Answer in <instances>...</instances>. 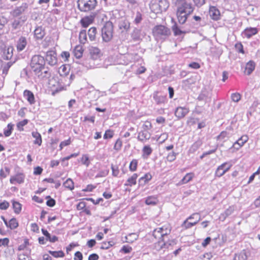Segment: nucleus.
Returning <instances> with one entry per match:
<instances>
[{
    "label": "nucleus",
    "mask_w": 260,
    "mask_h": 260,
    "mask_svg": "<svg viewBox=\"0 0 260 260\" xmlns=\"http://www.w3.org/2000/svg\"><path fill=\"white\" fill-rule=\"evenodd\" d=\"M30 66L35 74L41 79H47L51 77V73L47 68L45 69V60L44 57L40 55H34L31 60Z\"/></svg>",
    "instance_id": "nucleus-1"
},
{
    "label": "nucleus",
    "mask_w": 260,
    "mask_h": 260,
    "mask_svg": "<svg viewBox=\"0 0 260 260\" xmlns=\"http://www.w3.org/2000/svg\"><path fill=\"white\" fill-rule=\"evenodd\" d=\"M172 3L177 7L176 15L178 22L180 24H184L193 12V6L187 0H172Z\"/></svg>",
    "instance_id": "nucleus-2"
},
{
    "label": "nucleus",
    "mask_w": 260,
    "mask_h": 260,
    "mask_svg": "<svg viewBox=\"0 0 260 260\" xmlns=\"http://www.w3.org/2000/svg\"><path fill=\"white\" fill-rule=\"evenodd\" d=\"M161 233L162 237V240L158 241V242L155 244V247L157 250L162 249L164 248H168L170 246L172 245V243L174 241H165V238L170 234L171 232V229L168 228L166 226H163L161 228Z\"/></svg>",
    "instance_id": "nucleus-3"
},
{
    "label": "nucleus",
    "mask_w": 260,
    "mask_h": 260,
    "mask_svg": "<svg viewBox=\"0 0 260 260\" xmlns=\"http://www.w3.org/2000/svg\"><path fill=\"white\" fill-rule=\"evenodd\" d=\"M96 0H78V9L83 12H87L94 10L97 6Z\"/></svg>",
    "instance_id": "nucleus-4"
},
{
    "label": "nucleus",
    "mask_w": 260,
    "mask_h": 260,
    "mask_svg": "<svg viewBox=\"0 0 260 260\" xmlns=\"http://www.w3.org/2000/svg\"><path fill=\"white\" fill-rule=\"evenodd\" d=\"M113 29L112 23L110 21L106 22L102 29V36L103 41L108 42L111 40L113 37Z\"/></svg>",
    "instance_id": "nucleus-5"
},
{
    "label": "nucleus",
    "mask_w": 260,
    "mask_h": 260,
    "mask_svg": "<svg viewBox=\"0 0 260 260\" xmlns=\"http://www.w3.org/2000/svg\"><path fill=\"white\" fill-rule=\"evenodd\" d=\"M169 5L166 0H159L150 5V9L155 13H159L166 11L169 8Z\"/></svg>",
    "instance_id": "nucleus-6"
},
{
    "label": "nucleus",
    "mask_w": 260,
    "mask_h": 260,
    "mask_svg": "<svg viewBox=\"0 0 260 260\" xmlns=\"http://www.w3.org/2000/svg\"><path fill=\"white\" fill-rule=\"evenodd\" d=\"M233 164L231 161L225 162L218 166L215 171V176L220 177L227 172L232 167Z\"/></svg>",
    "instance_id": "nucleus-7"
},
{
    "label": "nucleus",
    "mask_w": 260,
    "mask_h": 260,
    "mask_svg": "<svg viewBox=\"0 0 260 260\" xmlns=\"http://www.w3.org/2000/svg\"><path fill=\"white\" fill-rule=\"evenodd\" d=\"M154 35L157 37H166L170 34V30L169 28L164 25H158L155 26L153 30Z\"/></svg>",
    "instance_id": "nucleus-8"
},
{
    "label": "nucleus",
    "mask_w": 260,
    "mask_h": 260,
    "mask_svg": "<svg viewBox=\"0 0 260 260\" xmlns=\"http://www.w3.org/2000/svg\"><path fill=\"white\" fill-rule=\"evenodd\" d=\"M26 3H23L19 6L16 7L11 12V14L14 17H17L24 13L28 9Z\"/></svg>",
    "instance_id": "nucleus-9"
},
{
    "label": "nucleus",
    "mask_w": 260,
    "mask_h": 260,
    "mask_svg": "<svg viewBox=\"0 0 260 260\" xmlns=\"http://www.w3.org/2000/svg\"><path fill=\"white\" fill-rule=\"evenodd\" d=\"M45 60V62L46 61L47 63L51 66L56 65L57 63L56 52L52 50L47 51Z\"/></svg>",
    "instance_id": "nucleus-10"
},
{
    "label": "nucleus",
    "mask_w": 260,
    "mask_h": 260,
    "mask_svg": "<svg viewBox=\"0 0 260 260\" xmlns=\"http://www.w3.org/2000/svg\"><path fill=\"white\" fill-rule=\"evenodd\" d=\"M151 136V134L149 131L142 129L138 133L137 139L139 141L145 143L150 139Z\"/></svg>",
    "instance_id": "nucleus-11"
},
{
    "label": "nucleus",
    "mask_w": 260,
    "mask_h": 260,
    "mask_svg": "<svg viewBox=\"0 0 260 260\" xmlns=\"http://www.w3.org/2000/svg\"><path fill=\"white\" fill-rule=\"evenodd\" d=\"M189 112V109L186 107H178L176 108L175 115L179 119L183 118Z\"/></svg>",
    "instance_id": "nucleus-12"
},
{
    "label": "nucleus",
    "mask_w": 260,
    "mask_h": 260,
    "mask_svg": "<svg viewBox=\"0 0 260 260\" xmlns=\"http://www.w3.org/2000/svg\"><path fill=\"white\" fill-rule=\"evenodd\" d=\"M25 175L23 173H18L10 178V182L11 184H15V182L19 184L24 182Z\"/></svg>",
    "instance_id": "nucleus-13"
},
{
    "label": "nucleus",
    "mask_w": 260,
    "mask_h": 260,
    "mask_svg": "<svg viewBox=\"0 0 260 260\" xmlns=\"http://www.w3.org/2000/svg\"><path fill=\"white\" fill-rule=\"evenodd\" d=\"M209 13L210 17L212 19L214 20H218L220 19V13L219 11L215 7H210Z\"/></svg>",
    "instance_id": "nucleus-14"
},
{
    "label": "nucleus",
    "mask_w": 260,
    "mask_h": 260,
    "mask_svg": "<svg viewBox=\"0 0 260 260\" xmlns=\"http://www.w3.org/2000/svg\"><path fill=\"white\" fill-rule=\"evenodd\" d=\"M27 45V40L25 37H20L17 41V49L18 51H21L24 49Z\"/></svg>",
    "instance_id": "nucleus-15"
},
{
    "label": "nucleus",
    "mask_w": 260,
    "mask_h": 260,
    "mask_svg": "<svg viewBox=\"0 0 260 260\" xmlns=\"http://www.w3.org/2000/svg\"><path fill=\"white\" fill-rule=\"evenodd\" d=\"M118 27L121 30V32L127 31L130 28V22L126 20H121L118 24Z\"/></svg>",
    "instance_id": "nucleus-16"
},
{
    "label": "nucleus",
    "mask_w": 260,
    "mask_h": 260,
    "mask_svg": "<svg viewBox=\"0 0 260 260\" xmlns=\"http://www.w3.org/2000/svg\"><path fill=\"white\" fill-rule=\"evenodd\" d=\"M20 21L18 19H14L9 24V29L11 32H14L16 30L20 29L21 26Z\"/></svg>",
    "instance_id": "nucleus-17"
},
{
    "label": "nucleus",
    "mask_w": 260,
    "mask_h": 260,
    "mask_svg": "<svg viewBox=\"0 0 260 260\" xmlns=\"http://www.w3.org/2000/svg\"><path fill=\"white\" fill-rule=\"evenodd\" d=\"M23 96L30 105L35 104V96L34 93L31 91L25 90L23 92Z\"/></svg>",
    "instance_id": "nucleus-18"
},
{
    "label": "nucleus",
    "mask_w": 260,
    "mask_h": 260,
    "mask_svg": "<svg viewBox=\"0 0 260 260\" xmlns=\"http://www.w3.org/2000/svg\"><path fill=\"white\" fill-rule=\"evenodd\" d=\"M255 67L254 62L252 60L248 61L245 66L244 73L247 75H250L254 71Z\"/></svg>",
    "instance_id": "nucleus-19"
},
{
    "label": "nucleus",
    "mask_w": 260,
    "mask_h": 260,
    "mask_svg": "<svg viewBox=\"0 0 260 260\" xmlns=\"http://www.w3.org/2000/svg\"><path fill=\"white\" fill-rule=\"evenodd\" d=\"M248 138L247 136H242L233 144V146L237 149H238L248 141Z\"/></svg>",
    "instance_id": "nucleus-20"
},
{
    "label": "nucleus",
    "mask_w": 260,
    "mask_h": 260,
    "mask_svg": "<svg viewBox=\"0 0 260 260\" xmlns=\"http://www.w3.org/2000/svg\"><path fill=\"white\" fill-rule=\"evenodd\" d=\"M234 208L233 207L230 206L226 209L224 212L221 213L219 216V219L223 221L228 216L231 215L234 212Z\"/></svg>",
    "instance_id": "nucleus-21"
},
{
    "label": "nucleus",
    "mask_w": 260,
    "mask_h": 260,
    "mask_svg": "<svg viewBox=\"0 0 260 260\" xmlns=\"http://www.w3.org/2000/svg\"><path fill=\"white\" fill-rule=\"evenodd\" d=\"M45 35V30L43 29L42 27H37L34 31L35 37L37 40H41L43 38Z\"/></svg>",
    "instance_id": "nucleus-22"
},
{
    "label": "nucleus",
    "mask_w": 260,
    "mask_h": 260,
    "mask_svg": "<svg viewBox=\"0 0 260 260\" xmlns=\"http://www.w3.org/2000/svg\"><path fill=\"white\" fill-rule=\"evenodd\" d=\"M257 33V29L255 27H249L246 28L243 34L248 39Z\"/></svg>",
    "instance_id": "nucleus-23"
},
{
    "label": "nucleus",
    "mask_w": 260,
    "mask_h": 260,
    "mask_svg": "<svg viewBox=\"0 0 260 260\" xmlns=\"http://www.w3.org/2000/svg\"><path fill=\"white\" fill-rule=\"evenodd\" d=\"M90 57L92 60L97 59L99 57L100 50L96 47H91L89 49Z\"/></svg>",
    "instance_id": "nucleus-24"
},
{
    "label": "nucleus",
    "mask_w": 260,
    "mask_h": 260,
    "mask_svg": "<svg viewBox=\"0 0 260 260\" xmlns=\"http://www.w3.org/2000/svg\"><path fill=\"white\" fill-rule=\"evenodd\" d=\"M93 17L92 16H86L81 19L80 23L82 27L86 28L93 22Z\"/></svg>",
    "instance_id": "nucleus-25"
},
{
    "label": "nucleus",
    "mask_w": 260,
    "mask_h": 260,
    "mask_svg": "<svg viewBox=\"0 0 260 260\" xmlns=\"http://www.w3.org/2000/svg\"><path fill=\"white\" fill-rule=\"evenodd\" d=\"M31 135L35 140L34 141L35 144H37L41 146L42 143V137L41 134L37 131H33L31 133Z\"/></svg>",
    "instance_id": "nucleus-26"
},
{
    "label": "nucleus",
    "mask_w": 260,
    "mask_h": 260,
    "mask_svg": "<svg viewBox=\"0 0 260 260\" xmlns=\"http://www.w3.org/2000/svg\"><path fill=\"white\" fill-rule=\"evenodd\" d=\"M158 202L157 198L155 196H149L145 200V203L148 205H155Z\"/></svg>",
    "instance_id": "nucleus-27"
},
{
    "label": "nucleus",
    "mask_w": 260,
    "mask_h": 260,
    "mask_svg": "<svg viewBox=\"0 0 260 260\" xmlns=\"http://www.w3.org/2000/svg\"><path fill=\"white\" fill-rule=\"evenodd\" d=\"M247 256L246 251L244 250L239 253H236L234 260H246Z\"/></svg>",
    "instance_id": "nucleus-28"
},
{
    "label": "nucleus",
    "mask_w": 260,
    "mask_h": 260,
    "mask_svg": "<svg viewBox=\"0 0 260 260\" xmlns=\"http://www.w3.org/2000/svg\"><path fill=\"white\" fill-rule=\"evenodd\" d=\"M132 38L134 41H139L141 40V30L135 28L132 34Z\"/></svg>",
    "instance_id": "nucleus-29"
},
{
    "label": "nucleus",
    "mask_w": 260,
    "mask_h": 260,
    "mask_svg": "<svg viewBox=\"0 0 260 260\" xmlns=\"http://www.w3.org/2000/svg\"><path fill=\"white\" fill-rule=\"evenodd\" d=\"M83 51V50L82 46H77L74 48L73 53H74V56L77 58H80V57H81L82 56Z\"/></svg>",
    "instance_id": "nucleus-30"
},
{
    "label": "nucleus",
    "mask_w": 260,
    "mask_h": 260,
    "mask_svg": "<svg viewBox=\"0 0 260 260\" xmlns=\"http://www.w3.org/2000/svg\"><path fill=\"white\" fill-rule=\"evenodd\" d=\"M96 34V28L95 27H92L88 31V35L89 40L91 41H95Z\"/></svg>",
    "instance_id": "nucleus-31"
},
{
    "label": "nucleus",
    "mask_w": 260,
    "mask_h": 260,
    "mask_svg": "<svg viewBox=\"0 0 260 260\" xmlns=\"http://www.w3.org/2000/svg\"><path fill=\"white\" fill-rule=\"evenodd\" d=\"M138 175L137 174H134L130 178H129L125 184V185L132 186L136 184V179Z\"/></svg>",
    "instance_id": "nucleus-32"
},
{
    "label": "nucleus",
    "mask_w": 260,
    "mask_h": 260,
    "mask_svg": "<svg viewBox=\"0 0 260 260\" xmlns=\"http://www.w3.org/2000/svg\"><path fill=\"white\" fill-rule=\"evenodd\" d=\"M139 235L136 233H131L125 237L126 242L133 243L138 238Z\"/></svg>",
    "instance_id": "nucleus-33"
},
{
    "label": "nucleus",
    "mask_w": 260,
    "mask_h": 260,
    "mask_svg": "<svg viewBox=\"0 0 260 260\" xmlns=\"http://www.w3.org/2000/svg\"><path fill=\"white\" fill-rule=\"evenodd\" d=\"M13 48L8 47L4 52V58L6 60L10 59L13 56Z\"/></svg>",
    "instance_id": "nucleus-34"
},
{
    "label": "nucleus",
    "mask_w": 260,
    "mask_h": 260,
    "mask_svg": "<svg viewBox=\"0 0 260 260\" xmlns=\"http://www.w3.org/2000/svg\"><path fill=\"white\" fill-rule=\"evenodd\" d=\"M64 187L69 189L70 190L74 188V183L71 178H68L63 184Z\"/></svg>",
    "instance_id": "nucleus-35"
},
{
    "label": "nucleus",
    "mask_w": 260,
    "mask_h": 260,
    "mask_svg": "<svg viewBox=\"0 0 260 260\" xmlns=\"http://www.w3.org/2000/svg\"><path fill=\"white\" fill-rule=\"evenodd\" d=\"M79 39L80 42L85 44L87 42V35L86 30H82L79 34Z\"/></svg>",
    "instance_id": "nucleus-36"
},
{
    "label": "nucleus",
    "mask_w": 260,
    "mask_h": 260,
    "mask_svg": "<svg viewBox=\"0 0 260 260\" xmlns=\"http://www.w3.org/2000/svg\"><path fill=\"white\" fill-rule=\"evenodd\" d=\"M161 229L160 228L155 229L153 232V236L158 241L162 240V237L161 233Z\"/></svg>",
    "instance_id": "nucleus-37"
},
{
    "label": "nucleus",
    "mask_w": 260,
    "mask_h": 260,
    "mask_svg": "<svg viewBox=\"0 0 260 260\" xmlns=\"http://www.w3.org/2000/svg\"><path fill=\"white\" fill-rule=\"evenodd\" d=\"M153 99L154 100L155 103L158 104L160 105L162 103H164L166 101V98L164 96H159L157 94H154L153 95Z\"/></svg>",
    "instance_id": "nucleus-38"
},
{
    "label": "nucleus",
    "mask_w": 260,
    "mask_h": 260,
    "mask_svg": "<svg viewBox=\"0 0 260 260\" xmlns=\"http://www.w3.org/2000/svg\"><path fill=\"white\" fill-rule=\"evenodd\" d=\"M194 175L192 173H187L185 176L182 179L181 182L182 184H185L190 181L193 177Z\"/></svg>",
    "instance_id": "nucleus-39"
},
{
    "label": "nucleus",
    "mask_w": 260,
    "mask_h": 260,
    "mask_svg": "<svg viewBox=\"0 0 260 260\" xmlns=\"http://www.w3.org/2000/svg\"><path fill=\"white\" fill-rule=\"evenodd\" d=\"M152 178V176L150 174L147 173L144 176L141 177L139 180V183L140 184H145L149 181Z\"/></svg>",
    "instance_id": "nucleus-40"
},
{
    "label": "nucleus",
    "mask_w": 260,
    "mask_h": 260,
    "mask_svg": "<svg viewBox=\"0 0 260 260\" xmlns=\"http://www.w3.org/2000/svg\"><path fill=\"white\" fill-rule=\"evenodd\" d=\"M18 226V223L16 220V218H12L10 220L9 223H8V226L9 227L11 230L15 229L17 228Z\"/></svg>",
    "instance_id": "nucleus-41"
},
{
    "label": "nucleus",
    "mask_w": 260,
    "mask_h": 260,
    "mask_svg": "<svg viewBox=\"0 0 260 260\" xmlns=\"http://www.w3.org/2000/svg\"><path fill=\"white\" fill-rule=\"evenodd\" d=\"M202 142L200 140L195 142L191 146L189 151L194 152L196 151L202 145Z\"/></svg>",
    "instance_id": "nucleus-42"
},
{
    "label": "nucleus",
    "mask_w": 260,
    "mask_h": 260,
    "mask_svg": "<svg viewBox=\"0 0 260 260\" xmlns=\"http://www.w3.org/2000/svg\"><path fill=\"white\" fill-rule=\"evenodd\" d=\"M172 30L175 36L181 35L184 34V32L181 30L177 26L176 23H175L172 27Z\"/></svg>",
    "instance_id": "nucleus-43"
},
{
    "label": "nucleus",
    "mask_w": 260,
    "mask_h": 260,
    "mask_svg": "<svg viewBox=\"0 0 260 260\" xmlns=\"http://www.w3.org/2000/svg\"><path fill=\"white\" fill-rule=\"evenodd\" d=\"M49 253L51 254L54 257H63L64 256L63 252L61 250L56 251H49Z\"/></svg>",
    "instance_id": "nucleus-44"
},
{
    "label": "nucleus",
    "mask_w": 260,
    "mask_h": 260,
    "mask_svg": "<svg viewBox=\"0 0 260 260\" xmlns=\"http://www.w3.org/2000/svg\"><path fill=\"white\" fill-rule=\"evenodd\" d=\"M28 120L27 119H24L17 124L18 129L20 131H23V126L28 123Z\"/></svg>",
    "instance_id": "nucleus-45"
},
{
    "label": "nucleus",
    "mask_w": 260,
    "mask_h": 260,
    "mask_svg": "<svg viewBox=\"0 0 260 260\" xmlns=\"http://www.w3.org/2000/svg\"><path fill=\"white\" fill-rule=\"evenodd\" d=\"M13 125L11 123H9L7 125V129H4V134L6 137L10 136L12 132Z\"/></svg>",
    "instance_id": "nucleus-46"
},
{
    "label": "nucleus",
    "mask_w": 260,
    "mask_h": 260,
    "mask_svg": "<svg viewBox=\"0 0 260 260\" xmlns=\"http://www.w3.org/2000/svg\"><path fill=\"white\" fill-rule=\"evenodd\" d=\"M13 206L14 212L17 214L19 213L21 210V205L18 202H14L13 203Z\"/></svg>",
    "instance_id": "nucleus-47"
},
{
    "label": "nucleus",
    "mask_w": 260,
    "mask_h": 260,
    "mask_svg": "<svg viewBox=\"0 0 260 260\" xmlns=\"http://www.w3.org/2000/svg\"><path fill=\"white\" fill-rule=\"evenodd\" d=\"M151 123L149 121H146L142 125V129L149 131L152 128Z\"/></svg>",
    "instance_id": "nucleus-48"
},
{
    "label": "nucleus",
    "mask_w": 260,
    "mask_h": 260,
    "mask_svg": "<svg viewBox=\"0 0 260 260\" xmlns=\"http://www.w3.org/2000/svg\"><path fill=\"white\" fill-rule=\"evenodd\" d=\"M138 165V161L136 159H133L131 162L129 166V170L134 172L135 171L137 170Z\"/></svg>",
    "instance_id": "nucleus-49"
},
{
    "label": "nucleus",
    "mask_w": 260,
    "mask_h": 260,
    "mask_svg": "<svg viewBox=\"0 0 260 260\" xmlns=\"http://www.w3.org/2000/svg\"><path fill=\"white\" fill-rule=\"evenodd\" d=\"M196 219V221H200L201 220L200 214L199 213H194L187 218V219Z\"/></svg>",
    "instance_id": "nucleus-50"
},
{
    "label": "nucleus",
    "mask_w": 260,
    "mask_h": 260,
    "mask_svg": "<svg viewBox=\"0 0 260 260\" xmlns=\"http://www.w3.org/2000/svg\"><path fill=\"white\" fill-rule=\"evenodd\" d=\"M142 20V16L140 12H137L134 22L136 24H139Z\"/></svg>",
    "instance_id": "nucleus-51"
},
{
    "label": "nucleus",
    "mask_w": 260,
    "mask_h": 260,
    "mask_svg": "<svg viewBox=\"0 0 260 260\" xmlns=\"http://www.w3.org/2000/svg\"><path fill=\"white\" fill-rule=\"evenodd\" d=\"M111 169L112 171V175L114 177H117L119 173V170L118 166L111 165Z\"/></svg>",
    "instance_id": "nucleus-52"
},
{
    "label": "nucleus",
    "mask_w": 260,
    "mask_h": 260,
    "mask_svg": "<svg viewBox=\"0 0 260 260\" xmlns=\"http://www.w3.org/2000/svg\"><path fill=\"white\" fill-rule=\"evenodd\" d=\"M241 98V94L237 92L232 93L231 95V99L235 102H238L240 100Z\"/></svg>",
    "instance_id": "nucleus-53"
},
{
    "label": "nucleus",
    "mask_w": 260,
    "mask_h": 260,
    "mask_svg": "<svg viewBox=\"0 0 260 260\" xmlns=\"http://www.w3.org/2000/svg\"><path fill=\"white\" fill-rule=\"evenodd\" d=\"M82 163L85 165L86 167H88L90 164V161L89 160V157L87 155L84 154L82 156L81 158Z\"/></svg>",
    "instance_id": "nucleus-54"
},
{
    "label": "nucleus",
    "mask_w": 260,
    "mask_h": 260,
    "mask_svg": "<svg viewBox=\"0 0 260 260\" xmlns=\"http://www.w3.org/2000/svg\"><path fill=\"white\" fill-rule=\"evenodd\" d=\"M46 199H48L46 202V205L49 207H53L55 205V201L53 199L50 198L49 196L46 197Z\"/></svg>",
    "instance_id": "nucleus-55"
},
{
    "label": "nucleus",
    "mask_w": 260,
    "mask_h": 260,
    "mask_svg": "<svg viewBox=\"0 0 260 260\" xmlns=\"http://www.w3.org/2000/svg\"><path fill=\"white\" fill-rule=\"evenodd\" d=\"M143 151L144 154L149 156L152 153V150L149 146H145L143 147Z\"/></svg>",
    "instance_id": "nucleus-56"
},
{
    "label": "nucleus",
    "mask_w": 260,
    "mask_h": 260,
    "mask_svg": "<svg viewBox=\"0 0 260 260\" xmlns=\"http://www.w3.org/2000/svg\"><path fill=\"white\" fill-rule=\"evenodd\" d=\"M187 218L183 222L182 224V227L185 229L191 228L192 226V224L191 222H188Z\"/></svg>",
    "instance_id": "nucleus-57"
},
{
    "label": "nucleus",
    "mask_w": 260,
    "mask_h": 260,
    "mask_svg": "<svg viewBox=\"0 0 260 260\" xmlns=\"http://www.w3.org/2000/svg\"><path fill=\"white\" fill-rule=\"evenodd\" d=\"M167 159L169 161H173L176 159V153L174 152H170L168 155Z\"/></svg>",
    "instance_id": "nucleus-58"
},
{
    "label": "nucleus",
    "mask_w": 260,
    "mask_h": 260,
    "mask_svg": "<svg viewBox=\"0 0 260 260\" xmlns=\"http://www.w3.org/2000/svg\"><path fill=\"white\" fill-rule=\"evenodd\" d=\"M12 63L11 62H9L5 64L3 67V74H7V72L9 69V68L11 67Z\"/></svg>",
    "instance_id": "nucleus-59"
},
{
    "label": "nucleus",
    "mask_w": 260,
    "mask_h": 260,
    "mask_svg": "<svg viewBox=\"0 0 260 260\" xmlns=\"http://www.w3.org/2000/svg\"><path fill=\"white\" fill-rule=\"evenodd\" d=\"M9 206V203L4 201V202L0 203V209L6 210Z\"/></svg>",
    "instance_id": "nucleus-60"
},
{
    "label": "nucleus",
    "mask_w": 260,
    "mask_h": 260,
    "mask_svg": "<svg viewBox=\"0 0 260 260\" xmlns=\"http://www.w3.org/2000/svg\"><path fill=\"white\" fill-rule=\"evenodd\" d=\"M113 133L112 131H111L110 130L106 131L104 135V138L105 139H107L108 138H111L113 137Z\"/></svg>",
    "instance_id": "nucleus-61"
},
{
    "label": "nucleus",
    "mask_w": 260,
    "mask_h": 260,
    "mask_svg": "<svg viewBox=\"0 0 260 260\" xmlns=\"http://www.w3.org/2000/svg\"><path fill=\"white\" fill-rule=\"evenodd\" d=\"M122 145V142L120 139H118L114 145V149L115 150H118L120 149Z\"/></svg>",
    "instance_id": "nucleus-62"
},
{
    "label": "nucleus",
    "mask_w": 260,
    "mask_h": 260,
    "mask_svg": "<svg viewBox=\"0 0 260 260\" xmlns=\"http://www.w3.org/2000/svg\"><path fill=\"white\" fill-rule=\"evenodd\" d=\"M83 255L81 252L77 251L75 253L74 260H82Z\"/></svg>",
    "instance_id": "nucleus-63"
},
{
    "label": "nucleus",
    "mask_w": 260,
    "mask_h": 260,
    "mask_svg": "<svg viewBox=\"0 0 260 260\" xmlns=\"http://www.w3.org/2000/svg\"><path fill=\"white\" fill-rule=\"evenodd\" d=\"M19 260H30L29 257L25 254H19L18 255Z\"/></svg>",
    "instance_id": "nucleus-64"
}]
</instances>
